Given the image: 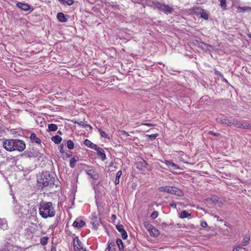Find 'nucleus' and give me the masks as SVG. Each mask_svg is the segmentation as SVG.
I'll use <instances>...</instances> for the list:
<instances>
[{"mask_svg": "<svg viewBox=\"0 0 251 251\" xmlns=\"http://www.w3.org/2000/svg\"><path fill=\"white\" fill-rule=\"evenodd\" d=\"M232 125L238 128H243L244 129H250L251 125L245 123H242L239 121L233 122Z\"/></svg>", "mask_w": 251, "mask_h": 251, "instance_id": "nucleus-10", "label": "nucleus"}, {"mask_svg": "<svg viewBox=\"0 0 251 251\" xmlns=\"http://www.w3.org/2000/svg\"><path fill=\"white\" fill-rule=\"evenodd\" d=\"M170 206H171V207H173V208H176V203H175V202H173V203H171V204H170Z\"/></svg>", "mask_w": 251, "mask_h": 251, "instance_id": "nucleus-50", "label": "nucleus"}, {"mask_svg": "<svg viewBox=\"0 0 251 251\" xmlns=\"http://www.w3.org/2000/svg\"><path fill=\"white\" fill-rule=\"evenodd\" d=\"M209 134H212V135H214V136H218L219 135V134H219V133H218L214 132H213V131H209Z\"/></svg>", "mask_w": 251, "mask_h": 251, "instance_id": "nucleus-48", "label": "nucleus"}, {"mask_svg": "<svg viewBox=\"0 0 251 251\" xmlns=\"http://www.w3.org/2000/svg\"><path fill=\"white\" fill-rule=\"evenodd\" d=\"M79 160V158L77 156H74L70 160V166L72 168H74L75 166L77 161Z\"/></svg>", "mask_w": 251, "mask_h": 251, "instance_id": "nucleus-20", "label": "nucleus"}, {"mask_svg": "<svg viewBox=\"0 0 251 251\" xmlns=\"http://www.w3.org/2000/svg\"><path fill=\"white\" fill-rule=\"evenodd\" d=\"M58 1L64 5L71 6L74 3V0H58Z\"/></svg>", "mask_w": 251, "mask_h": 251, "instance_id": "nucleus-23", "label": "nucleus"}, {"mask_svg": "<svg viewBox=\"0 0 251 251\" xmlns=\"http://www.w3.org/2000/svg\"><path fill=\"white\" fill-rule=\"evenodd\" d=\"M3 148L7 151H14L13 139L6 140L3 142Z\"/></svg>", "mask_w": 251, "mask_h": 251, "instance_id": "nucleus-7", "label": "nucleus"}, {"mask_svg": "<svg viewBox=\"0 0 251 251\" xmlns=\"http://www.w3.org/2000/svg\"><path fill=\"white\" fill-rule=\"evenodd\" d=\"M71 152L70 151L69 153L66 152L65 153V155H66L67 158H69V157H70L71 156Z\"/></svg>", "mask_w": 251, "mask_h": 251, "instance_id": "nucleus-51", "label": "nucleus"}, {"mask_svg": "<svg viewBox=\"0 0 251 251\" xmlns=\"http://www.w3.org/2000/svg\"><path fill=\"white\" fill-rule=\"evenodd\" d=\"M144 226L145 227V228L149 231L150 230H151V227H152L153 226L150 224L149 222H145L144 223Z\"/></svg>", "mask_w": 251, "mask_h": 251, "instance_id": "nucleus-37", "label": "nucleus"}, {"mask_svg": "<svg viewBox=\"0 0 251 251\" xmlns=\"http://www.w3.org/2000/svg\"><path fill=\"white\" fill-rule=\"evenodd\" d=\"M147 165V163L145 160H142L141 162H138L137 164V168L138 169H142V168H146Z\"/></svg>", "mask_w": 251, "mask_h": 251, "instance_id": "nucleus-29", "label": "nucleus"}, {"mask_svg": "<svg viewBox=\"0 0 251 251\" xmlns=\"http://www.w3.org/2000/svg\"><path fill=\"white\" fill-rule=\"evenodd\" d=\"M162 225L163 226H166V223H162Z\"/></svg>", "mask_w": 251, "mask_h": 251, "instance_id": "nucleus-56", "label": "nucleus"}, {"mask_svg": "<svg viewBox=\"0 0 251 251\" xmlns=\"http://www.w3.org/2000/svg\"><path fill=\"white\" fill-rule=\"evenodd\" d=\"M158 190L161 192H167L169 194H174L176 196H181L182 191L176 187L172 186H161L158 188Z\"/></svg>", "mask_w": 251, "mask_h": 251, "instance_id": "nucleus-4", "label": "nucleus"}, {"mask_svg": "<svg viewBox=\"0 0 251 251\" xmlns=\"http://www.w3.org/2000/svg\"><path fill=\"white\" fill-rule=\"evenodd\" d=\"M29 138L32 142H35L36 143L38 144H40L41 141V140L37 137L36 134L35 133L31 134Z\"/></svg>", "mask_w": 251, "mask_h": 251, "instance_id": "nucleus-21", "label": "nucleus"}, {"mask_svg": "<svg viewBox=\"0 0 251 251\" xmlns=\"http://www.w3.org/2000/svg\"><path fill=\"white\" fill-rule=\"evenodd\" d=\"M64 145L63 144H61L60 146L59 147V150L60 152L62 153H63L65 152L64 150Z\"/></svg>", "mask_w": 251, "mask_h": 251, "instance_id": "nucleus-42", "label": "nucleus"}, {"mask_svg": "<svg viewBox=\"0 0 251 251\" xmlns=\"http://www.w3.org/2000/svg\"><path fill=\"white\" fill-rule=\"evenodd\" d=\"M190 216L191 214L188 211L184 210L181 212L180 217L181 218L183 219L185 218H188Z\"/></svg>", "mask_w": 251, "mask_h": 251, "instance_id": "nucleus-33", "label": "nucleus"}, {"mask_svg": "<svg viewBox=\"0 0 251 251\" xmlns=\"http://www.w3.org/2000/svg\"><path fill=\"white\" fill-rule=\"evenodd\" d=\"M122 175V172L121 171H119L116 176V178L115 180V184L117 185L119 184L120 182V178Z\"/></svg>", "mask_w": 251, "mask_h": 251, "instance_id": "nucleus-30", "label": "nucleus"}, {"mask_svg": "<svg viewBox=\"0 0 251 251\" xmlns=\"http://www.w3.org/2000/svg\"><path fill=\"white\" fill-rule=\"evenodd\" d=\"M226 119H222L221 118H217L216 119V121L217 123L222 124L223 125L226 124Z\"/></svg>", "mask_w": 251, "mask_h": 251, "instance_id": "nucleus-38", "label": "nucleus"}, {"mask_svg": "<svg viewBox=\"0 0 251 251\" xmlns=\"http://www.w3.org/2000/svg\"><path fill=\"white\" fill-rule=\"evenodd\" d=\"M91 224L96 229V228H97L98 226L99 225V221H97L96 222H91Z\"/></svg>", "mask_w": 251, "mask_h": 251, "instance_id": "nucleus-45", "label": "nucleus"}, {"mask_svg": "<svg viewBox=\"0 0 251 251\" xmlns=\"http://www.w3.org/2000/svg\"><path fill=\"white\" fill-rule=\"evenodd\" d=\"M112 218L113 219H115L116 218V216L115 215H112Z\"/></svg>", "mask_w": 251, "mask_h": 251, "instance_id": "nucleus-53", "label": "nucleus"}, {"mask_svg": "<svg viewBox=\"0 0 251 251\" xmlns=\"http://www.w3.org/2000/svg\"><path fill=\"white\" fill-rule=\"evenodd\" d=\"M14 151H23L25 148V144L23 141L19 139H13Z\"/></svg>", "mask_w": 251, "mask_h": 251, "instance_id": "nucleus-5", "label": "nucleus"}, {"mask_svg": "<svg viewBox=\"0 0 251 251\" xmlns=\"http://www.w3.org/2000/svg\"><path fill=\"white\" fill-rule=\"evenodd\" d=\"M13 204H14V209L13 211L14 213L16 214H19L20 213H23L24 214H26L28 212L25 210V211H23L21 210V206L17 203L16 201L14 199L13 200Z\"/></svg>", "mask_w": 251, "mask_h": 251, "instance_id": "nucleus-9", "label": "nucleus"}, {"mask_svg": "<svg viewBox=\"0 0 251 251\" xmlns=\"http://www.w3.org/2000/svg\"><path fill=\"white\" fill-rule=\"evenodd\" d=\"M116 243L118 246L120 250H123L124 249L123 243L121 239H118L116 241Z\"/></svg>", "mask_w": 251, "mask_h": 251, "instance_id": "nucleus-35", "label": "nucleus"}, {"mask_svg": "<svg viewBox=\"0 0 251 251\" xmlns=\"http://www.w3.org/2000/svg\"><path fill=\"white\" fill-rule=\"evenodd\" d=\"M55 177L49 172H43L37 177L38 185L42 188L54 185Z\"/></svg>", "mask_w": 251, "mask_h": 251, "instance_id": "nucleus-2", "label": "nucleus"}, {"mask_svg": "<svg viewBox=\"0 0 251 251\" xmlns=\"http://www.w3.org/2000/svg\"><path fill=\"white\" fill-rule=\"evenodd\" d=\"M192 11L194 13L197 15H200L201 17L204 20H208L209 16L208 14L204 11L203 9H201L198 7H193Z\"/></svg>", "mask_w": 251, "mask_h": 251, "instance_id": "nucleus-6", "label": "nucleus"}, {"mask_svg": "<svg viewBox=\"0 0 251 251\" xmlns=\"http://www.w3.org/2000/svg\"><path fill=\"white\" fill-rule=\"evenodd\" d=\"M219 0L220 2V5L221 7H222V8L223 10H226V0Z\"/></svg>", "mask_w": 251, "mask_h": 251, "instance_id": "nucleus-36", "label": "nucleus"}, {"mask_svg": "<svg viewBox=\"0 0 251 251\" xmlns=\"http://www.w3.org/2000/svg\"><path fill=\"white\" fill-rule=\"evenodd\" d=\"M115 246V243L114 242H111L109 244L107 249H108L109 251H110L112 248L114 247Z\"/></svg>", "mask_w": 251, "mask_h": 251, "instance_id": "nucleus-44", "label": "nucleus"}, {"mask_svg": "<svg viewBox=\"0 0 251 251\" xmlns=\"http://www.w3.org/2000/svg\"><path fill=\"white\" fill-rule=\"evenodd\" d=\"M74 249L75 251H86L83 248L81 242L77 238L74 240Z\"/></svg>", "mask_w": 251, "mask_h": 251, "instance_id": "nucleus-11", "label": "nucleus"}, {"mask_svg": "<svg viewBox=\"0 0 251 251\" xmlns=\"http://www.w3.org/2000/svg\"><path fill=\"white\" fill-rule=\"evenodd\" d=\"M58 133H59L60 134H62V133H61V132L60 131H58Z\"/></svg>", "mask_w": 251, "mask_h": 251, "instance_id": "nucleus-55", "label": "nucleus"}, {"mask_svg": "<svg viewBox=\"0 0 251 251\" xmlns=\"http://www.w3.org/2000/svg\"><path fill=\"white\" fill-rule=\"evenodd\" d=\"M98 130L99 131L101 137H104L105 138L110 139L109 136L104 131H103L101 128H98Z\"/></svg>", "mask_w": 251, "mask_h": 251, "instance_id": "nucleus-31", "label": "nucleus"}, {"mask_svg": "<svg viewBox=\"0 0 251 251\" xmlns=\"http://www.w3.org/2000/svg\"><path fill=\"white\" fill-rule=\"evenodd\" d=\"M238 9V10H240L241 11H242V12H244L245 11L251 10V7H249V6H243V7L239 6Z\"/></svg>", "mask_w": 251, "mask_h": 251, "instance_id": "nucleus-39", "label": "nucleus"}, {"mask_svg": "<svg viewBox=\"0 0 251 251\" xmlns=\"http://www.w3.org/2000/svg\"><path fill=\"white\" fill-rule=\"evenodd\" d=\"M162 162L163 163H164V164H165V165L168 167L169 169H170V167H172L173 169L174 170H177V169H179V167L177 164H175L172 161L165 160L164 161H162ZM170 170H171L169 169V171H170Z\"/></svg>", "mask_w": 251, "mask_h": 251, "instance_id": "nucleus-14", "label": "nucleus"}, {"mask_svg": "<svg viewBox=\"0 0 251 251\" xmlns=\"http://www.w3.org/2000/svg\"><path fill=\"white\" fill-rule=\"evenodd\" d=\"M87 174L93 179L97 180L99 178L98 174L93 169L86 171Z\"/></svg>", "mask_w": 251, "mask_h": 251, "instance_id": "nucleus-15", "label": "nucleus"}, {"mask_svg": "<svg viewBox=\"0 0 251 251\" xmlns=\"http://www.w3.org/2000/svg\"><path fill=\"white\" fill-rule=\"evenodd\" d=\"M116 229L121 234L123 239H126L127 238V234L125 230L124 226L122 225H118L116 226Z\"/></svg>", "mask_w": 251, "mask_h": 251, "instance_id": "nucleus-13", "label": "nucleus"}, {"mask_svg": "<svg viewBox=\"0 0 251 251\" xmlns=\"http://www.w3.org/2000/svg\"><path fill=\"white\" fill-rule=\"evenodd\" d=\"M51 140L55 144H59L62 141V138L59 135H55L51 137Z\"/></svg>", "mask_w": 251, "mask_h": 251, "instance_id": "nucleus-27", "label": "nucleus"}, {"mask_svg": "<svg viewBox=\"0 0 251 251\" xmlns=\"http://www.w3.org/2000/svg\"><path fill=\"white\" fill-rule=\"evenodd\" d=\"M8 227V226L6 219L0 218V228L3 230H6Z\"/></svg>", "mask_w": 251, "mask_h": 251, "instance_id": "nucleus-17", "label": "nucleus"}, {"mask_svg": "<svg viewBox=\"0 0 251 251\" xmlns=\"http://www.w3.org/2000/svg\"><path fill=\"white\" fill-rule=\"evenodd\" d=\"M84 144L85 146H86L87 147H89L91 149H92L93 150H95V148L97 147V145L93 143L91 141H90L88 139H85Z\"/></svg>", "mask_w": 251, "mask_h": 251, "instance_id": "nucleus-19", "label": "nucleus"}, {"mask_svg": "<svg viewBox=\"0 0 251 251\" xmlns=\"http://www.w3.org/2000/svg\"><path fill=\"white\" fill-rule=\"evenodd\" d=\"M143 125L147 126H152V125L150 123H145V124H143Z\"/></svg>", "mask_w": 251, "mask_h": 251, "instance_id": "nucleus-52", "label": "nucleus"}, {"mask_svg": "<svg viewBox=\"0 0 251 251\" xmlns=\"http://www.w3.org/2000/svg\"><path fill=\"white\" fill-rule=\"evenodd\" d=\"M17 6L25 11H27L30 8L29 5L28 4L20 2H19L17 3Z\"/></svg>", "mask_w": 251, "mask_h": 251, "instance_id": "nucleus-16", "label": "nucleus"}, {"mask_svg": "<svg viewBox=\"0 0 251 251\" xmlns=\"http://www.w3.org/2000/svg\"><path fill=\"white\" fill-rule=\"evenodd\" d=\"M67 147L69 150H72L74 148V143L71 140H69L67 142Z\"/></svg>", "mask_w": 251, "mask_h": 251, "instance_id": "nucleus-34", "label": "nucleus"}, {"mask_svg": "<svg viewBox=\"0 0 251 251\" xmlns=\"http://www.w3.org/2000/svg\"><path fill=\"white\" fill-rule=\"evenodd\" d=\"M58 20L61 22H66L67 21V19L64 14L63 13H59L57 16Z\"/></svg>", "mask_w": 251, "mask_h": 251, "instance_id": "nucleus-24", "label": "nucleus"}, {"mask_svg": "<svg viewBox=\"0 0 251 251\" xmlns=\"http://www.w3.org/2000/svg\"><path fill=\"white\" fill-rule=\"evenodd\" d=\"M158 216V213L156 211H154L151 215V217L152 219H155Z\"/></svg>", "mask_w": 251, "mask_h": 251, "instance_id": "nucleus-40", "label": "nucleus"}, {"mask_svg": "<svg viewBox=\"0 0 251 251\" xmlns=\"http://www.w3.org/2000/svg\"><path fill=\"white\" fill-rule=\"evenodd\" d=\"M39 214L44 219L53 217L56 213L55 205L51 202L42 201L39 207Z\"/></svg>", "mask_w": 251, "mask_h": 251, "instance_id": "nucleus-1", "label": "nucleus"}, {"mask_svg": "<svg viewBox=\"0 0 251 251\" xmlns=\"http://www.w3.org/2000/svg\"><path fill=\"white\" fill-rule=\"evenodd\" d=\"M150 235L152 237H157L160 233L158 229L155 228L154 226L151 227V230L149 231Z\"/></svg>", "mask_w": 251, "mask_h": 251, "instance_id": "nucleus-22", "label": "nucleus"}, {"mask_svg": "<svg viewBox=\"0 0 251 251\" xmlns=\"http://www.w3.org/2000/svg\"><path fill=\"white\" fill-rule=\"evenodd\" d=\"M13 246L9 243H7L4 247L0 249V251H12Z\"/></svg>", "mask_w": 251, "mask_h": 251, "instance_id": "nucleus-25", "label": "nucleus"}, {"mask_svg": "<svg viewBox=\"0 0 251 251\" xmlns=\"http://www.w3.org/2000/svg\"><path fill=\"white\" fill-rule=\"evenodd\" d=\"M233 122H232L231 121H229V120H226V124H225L226 125H227L228 126H231V125H232V123Z\"/></svg>", "mask_w": 251, "mask_h": 251, "instance_id": "nucleus-46", "label": "nucleus"}, {"mask_svg": "<svg viewBox=\"0 0 251 251\" xmlns=\"http://www.w3.org/2000/svg\"><path fill=\"white\" fill-rule=\"evenodd\" d=\"M41 242L42 245H46L48 243V238L43 237L41 239Z\"/></svg>", "mask_w": 251, "mask_h": 251, "instance_id": "nucleus-41", "label": "nucleus"}, {"mask_svg": "<svg viewBox=\"0 0 251 251\" xmlns=\"http://www.w3.org/2000/svg\"><path fill=\"white\" fill-rule=\"evenodd\" d=\"M75 124H76L81 126L82 127H84L85 128V127H88L90 129H91L92 128V126L91 125L86 124L84 121H80L79 122H75Z\"/></svg>", "mask_w": 251, "mask_h": 251, "instance_id": "nucleus-26", "label": "nucleus"}, {"mask_svg": "<svg viewBox=\"0 0 251 251\" xmlns=\"http://www.w3.org/2000/svg\"><path fill=\"white\" fill-rule=\"evenodd\" d=\"M121 134L123 135H126V136H129V134L128 133V132L125 130L121 131Z\"/></svg>", "mask_w": 251, "mask_h": 251, "instance_id": "nucleus-49", "label": "nucleus"}, {"mask_svg": "<svg viewBox=\"0 0 251 251\" xmlns=\"http://www.w3.org/2000/svg\"><path fill=\"white\" fill-rule=\"evenodd\" d=\"M250 240V237H248V236H246L243 239V240H242V242H241L240 245L242 247L246 246H247V245L249 244Z\"/></svg>", "mask_w": 251, "mask_h": 251, "instance_id": "nucleus-28", "label": "nucleus"}, {"mask_svg": "<svg viewBox=\"0 0 251 251\" xmlns=\"http://www.w3.org/2000/svg\"><path fill=\"white\" fill-rule=\"evenodd\" d=\"M248 37L251 39V34H249L248 35Z\"/></svg>", "mask_w": 251, "mask_h": 251, "instance_id": "nucleus-54", "label": "nucleus"}, {"mask_svg": "<svg viewBox=\"0 0 251 251\" xmlns=\"http://www.w3.org/2000/svg\"><path fill=\"white\" fill-rule=\"evenodd\" d=\"M152 5L154 8L158 9L160 11H162L166 14H171L173 11V8L168 4L160 2L157 0H153L151 1Z\"/></svg>", "mask_w": 251, "mask_h": 251, "instance_id": "nucleus-3", "label": "nucleus"}, {"mask_svg": "<svg viewBox=\"0 0 251 251\" xmlns=\"http://www.w3.org/2000/svg\"><path fill=\"white\" fill-rule=\"evenodd\" d=\"M246 249L245 248V250H242V251H245Z\"/></svg>", "mask_w": 251, "mask_h": 251, "instance_id": "nucleus-57", "label": "nucleus"}, {"mask_svg": "<svg viewBox=\"0 0 251 251\" xmlns=\"http://www.w3.org/2000/svg\"><path fill=\"white\" fill-rule=\"evenodd\" d=\"M207 226V223L205 221H202L201 222V226L203 227H205Z\"/></svg>", "mask_w": 251, "mask_h": 251, "instance_id": "nucleus-47", "label": "nucleus"}, {"mask_svg": "<svg viewBox=\"0 0 251 251\" xmlns=\"http://www.w3.org/2000/svg\"><path fill=\"white\" fill-rule=\"evenodd\" d=\"M85 224V222L81 220H76L73 223V226L77 228H81L83 227Z\"/></svg>", "mask_w": 251, "mask_h": 251, "instance_id": "nucleus-18", "label": "nucleus"}, {"mask_svg": "<svg viewBox=\"0 0 251 251\" xmlns=\"http://www.w3.org/2000/svg\"><path fill=\"white\" fill-rule=\"evenodd\" d=\"M147 136H148L151 140H152V139H154L155 138H156L157 137L158 134H157V133L152 134L151 135H147Z\"/></svg>", "mask_w": 251, "mask_h": 251, "instance_id": "nucleus-43", "label": "nucleus"}, {"mask_svg": "<svg viewBox=\"0 0 251 251\" xmlns=\"http://www.w3.org/2000/svg\"><path fill=\"white\" fill-rule=\"evenodd\" d=\"M97 152L98 156L102 160L106 159V157L104 150L100 147H99L98 146L94 150Z\"/></svg>", "mask_w": 251, "mask_h": 251, "instance_id": "nucleus-12", "label": "nucleus"}, {"mask_svg": "<svg viewBox=\"0 0 251 251\" xmlns=\"http://www.w3.org/2000/svg\"><path fill=\"white\" fill-rule=\"evenodd\" d=\"M24 155L28 158H36L38 157L40 155V153L38 152V151H34V150H30V151H26L24 152Z\"/></svg>", "mask_w": 251, "mask_h": 251, "instance_id": "nucleus-8", "label": "nucleus"}, {"mask_svg": "<svg viewBox=\"0 0 251 251\" xmlns=\"http://www.w3.org/2000/svg\"><path fill=\"white\" fill-rule=\"evenodd\" d=\"M57 129V126L54 124H50L48 125V130L51 131H55Z\"/></svg>", "mask_w": 251, "mask_h": 251, "instance_id": "nucleus-32", "label": "nucleus"}]
</instances>
